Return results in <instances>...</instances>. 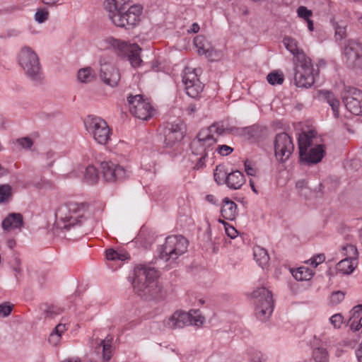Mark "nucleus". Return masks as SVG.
I'll return each mask as SVG.
<instances>
[{
  "label": "nucleus",
  "instance_id": "nucleus-1",
  "mask_svg": "<svg viewBox=\"0 0 362 362\" xmlns=\"http://www.w3.org/2000/svg\"><path fill=\"white\" fill-rule=\"evenodd\" d=\"M224 128L217 124L202 129L192 141L190 148L193 155L198 158L195 160L194 168L199 170L205 166V160L214 149L217 137L224 133Z\"/></svg>",
  "mask_w": 362,
  "mask_h": 362
},
{
  "label": "nucleus",
  "instance_id": "nucleus-2",
  "mask_svg": "<svg viewBox=\"0 0 362 362\" xmlns=\"http://www.w3.org/2000/svg\"><path fill=\"white\" fill-rule=\"evenodd\" d=\"M128 3L129 0H106L105 9L115 25L121 28L134 27L139 23L141 7L134 5L125 11Z\"/></svg>",
  "mask_w": 362,
  "mask_h": 362
},
{
  "label": "nucleus",
  "instance_id": "nucleus-3",
  "mask_svg": "<svg viewBox=\"0 0 362 362\" xmlns=\"http://www.w3.org/2000/svg\"><path fill=\"white\" fill-rule=\"evenodd\" d=\"M134 275L132 284L139 296L146 299L158 296L160 288L157 281L158 272L154 268L139 265L134 269Z\"/></svg>",
  "mask_w": 362,
  "mask_h": 362
},
{
  "label": "nucleus",
  "instance_id": "nucleus-4",
  "mask_svg": "<svg viewBox=\"0 0 362 362\" xmlns=\"http://www.w3.org/2000/svg\"><path fill=\"white\" fill-rule=\"evenodd\" d=\"M85 203L69 202L60 204L55 211V224L58 228L69 229L81 222L88 210Z\"/></svg>",
  "mask_w": 362,
  "mask_h": 362
},
{
  "label": "nucleus",
  "instance_id": "nucleus-5",
  "mask_svg": "<svg viewBox=\"0 0 362 362\" xmlns=\"http://www.w3.org/2000/svg\"><path fill=\"white\" fill-rule=\"evenodd\" d=\"M314 138L313 132H303L298 137L300 160L308 165L320 163L325 155V146L314 145Z\"/></svg>",
  "mask_w": 362,
  "mask_h": 362
},
{
  "label": "nucleus",
  "instance_id": "nucleus-6",
  "mask_svg": "<svg viewBox=\"0 0 362 362\" xmlns=\"http://www.w3.org/2000/svg\"><path fill=\"white\" fill-rule=\"evenodd\" d=\"M98 45L101 49H112L117 54L127 55L131 64L134 67L139 66L142 62L140 57L141 49L136 44H128L112 37H107L100 40Z\"/></svg>",
  "mask_w": 362,
  "mask_h": 362
},
{
  "label": "nucleus",
  "instance_id": "nucleus-7",
  "mask_svg": "<svg viewBox=\"0 0 362 362\" xmlns=\"http://www.w3.org/2000/svg\"><path fill=\"white\" fill-rule=\"evenodd\" d=\"M18 62L25 75L35 83H40L43 80V74L39 58L30 47H23L18 56Z\"/></svg>",
  "mask_w": 362,
  "mask_h": 362
},
{
  "label": "nucleus",
  "instance_id": "nucleus-8",
  "mask_svg": "<svg viewBox=\"0 0 362 362\" xmlns=\"http://www.w3.org/2000/svg\"><path fill=\"white\" fill-rule=\"evenodd\" d=\"M252 298L256 317L262 322H266L274 310L272 292L265 287L258 288L253 291Z\"/></svg>",
  "mask_w": 362,
  "mask_h": 362
},
{
  "label": "nucleus",
  "instance_id": "nucleus-9",
  "mask_svg": "<svg viewBox=\"0 0 362 362\" xmlns=\"http://www.w3.org/2000/svg\"><path fill=\"white\" fill-rule=\"evenodd\" d=\"M204 322V317L199 310H191L189 312L176 311L163 322V326L168 329H180L188 325L200 327Z\"/></svg>",
  "mask_w": 362,
  "mask_h": 362
},
{
  "label": "nucleus",
  "instance_id": "nucleus-10",
  "mask_svg": "<svg viewBox=\"0 0 362 362\" xmlns=\"http://www.w3.org/2000/svg\"><path fill=\"white\" fill-rule=\"evenodd\" d=\"M295 64L294 82L299 88H308L315 82L314 69L311 59L305 55H300Z\"/></svg>",
  "mask_w": 362,
  "mask_h": 362
},
{
  "label": "nucleus",
  "instance_id": "nucleus-11",
  "mask_svg": "<svg viewBox=\"0 0 362 362\" xmlns=\"http://www.w3.org/2000/svg\"><path fill=\"white\" fill-rule=\"evenodd\" d=\"M187 240L183 236H169L160 248L159 257L165 262H173L187 251Z\"/></svg>",
  "mask_w": 362,
  "mask_h": 362
},
{
  "label": "nucleus",
  "instance_id": "nucleus-12",
  "mask_svg": "<svg viewBox=\"0 0 362 362\" xmlns=\"http://www.w3.org/2000/svg\"><path fill=\"white\" fill-rule=\"evenodd\" d=\"M88 133L98 144H106L110 139V129L107 123L101 117L88 115L84 120Z\"/></svg>",
  "mask_w": 362,
  "mask_h": 362
},
{
  "label": "nucleus",
  "instance_id": "nucleus-13",
  "mask_svg": "<svg viewBox=\"0 0 362 362\" xmlns=\"http://www.w3.org/2000/svg\"><path fill=\"white\" fill-rule=\"evenodd\" d=\"M342 55L347 67H360L362 65V42L358 40H348L344 45Z\"/></svg>",
  "mask_w": 362,
  "mask_h": 362
},
{
  "label": "nucleus",
  "instance_id": "nucleus-14",
  "mask_svg": "<svg viewBox=\"0 0 362 362\" xmlns=\"http://www.w3.org/2000/svg\"><path fill=\"white\" fill-rule=\"evenodd\" d=\"M128 106L130 112L136 118L148 120L153 114V109L150 103L143 98L141 95L127 97Z\"/></svg>",
  "mask_w": 362,
  "mask_h": 362
},
{
  "label": "nucleus",
  "instance_id": "nucleus-15",
  "mask_svg": "<svg viewBox=\"0 0 362 362\" xmlns=\"http://www.w3.org/2000/svg\"><path fill=\"white\" fill-rule=\"evenodd\" d=\"M198 71L200 69L187 66L182 73V82L186 93L192 98H198L204 89L203 83L198 78Z\"/></svg>",
  "mask_w": 362,
  "mask_h": 362
},
{
  "label": "nucleus",
  "instance_id": "nucleus-16",
  "mask_svg": "<svg viewBox=\"0 0 362 362\" xmlns=\"http://www.w3.org/2000/svg\"><path fill=\"white\" fill-rule=\"evenodd\" d=\"M294 150V145L291 137L286 133H280L276 136L274 141L275 156L277 160L285 162Z\"/></svg>",
  "mask_w": 362,
  "mask_h": 362
},
{
  "label": "nucleus",
  "instance_id": "nucleus-17",
  "mask_svg": "<svg viewBox=\"0 0 362 362\" xmlns=\"http://www.w3.org/2000/svg\"><path fill=\"white\" fill-rule=\"evenodd\" d=\"M101 169L104 179L110 182L124 180L131 174L129 169L112 162L101 163Z\"/></svg>",
  "mask_w": 362,
  "mask_h": 362
},
{
  "label": "nucleus",
  "instance_id": "nucleus-18",
  "mask_svg": "<svg viewBox=\"0 0 362 362\" xmlns=\"http://www.w3.org/2000/svg\"><path fill=\"white\" fill-rule=\"evenodd\" d=\"M346 108L356 115H362V90L356 88H349L343 97Z\"/></svg>",
  "mask_w": 362,
  "mask_h": 362
},
{
  "label": "nucleus",
  "instance_id": "nucleus-19",
  "mask_svg": "<svg viewBox=\"0 0 362 362\" xmlns=\"http://www.w3.org/2000/svg\"><path fill=\"white\" fill-rule=\"evenodd\" d=\"M100 78L111 87L117 86L120 79L119 70L112 64L105 62L103 59H100Z\"/></svg>",
  "mask_w": 362,
  "mask_h": 362
},
{
  "label": "nucleus",
  "instance_id": "nucleus-20",
  "mask_svg": "<svg viewBox=\"0 0 362 362\" xmlns=\"http://www.w3.org/2000/svg\"><path fill=\"white\" fill-rule=\"evenodd\" d=\"M164 143L166 147H171L184 137V127L182 123L168 124L163 129Z\"/></svg>",
  "mask_w": 362,
  "mask_h": 362
},
{
  "label": "nucleus",
  "instance_id": "nucleus-21",
  "mask_svg": "<svg viewBox=\"0 0 362 362\" xmlns=\"http://www.w3.org/2000/svg\"><path fill=\"white\" fill-rule=\"evenodd\" d=\"M194 43L199 54H205L211 61L218 60L221 54L215 50L204 36L198 35L194 40Z\"/></svg>",
  "mask_w": 362,
  "mask_h": 362
},
{
  "label": "nucleus",
  "instance_id": "nucleus-22",
  "mask_svg": "<svg viewBox=\"0 0 362 362\" xmlns=\"http://www.w3.org/2000/svg\"><path fill=\"white\" fill-rule=\"evenodd\" d=\"M112 341L113 337L107 335L105 339L98 341V339H92L90 345L94 348L95 353H99L100 348H103V359L107 362L110 360L112 356Z\"/></svg>",
  "mask_w": 362,
  "mask_h": 362
},
{
  "label": "nucleus",
  "instance_id": "nucleus-23",
  "mask_svg": "<svg viewBox=\"0 0 362 362\" xmlns=\"http://www.w3.org/2000/svg\"><path fill=\"white\" fill-rule=\"evenodd\" d=\"M1 226L4 230H21L23 226V216L20 213H11L3 220Z\"/></svg>",
  "mask_w": 362,
  "mask_h": 362
},
{
  "label": "nucleus",
  "instance_id": "nucleus-24",
  "mask_svg": "<svg viewBox=\"0 0 362 362\" xmlns=\"http://www.w3.org/2000/svg\"><path fill=\"white\" fill-rule=\"evenodd\" d=\"M244 175L239 170H235L226 175V184L232 189H238L245 183Z\"/></svg>",
  "mask_w": 362,
  "mask_h": 362
},
{
  "label": "nucleus",
  "instance_id": "nucleus-25",
  "mask_svg": "<svg viewBox=\"0 0 362 362\" xmlns=\"http://www.w3.org/2000/svg\"><path fill=\"white\" fill-rule=\"evenodd\" d=\"M223 204L221 207V216L227 220L233 221L237 215V204L228 197L223 199Z\"/></svg>",
  "mask_w": 362,
  "mask_h": 362
},
{
  "label": "nucleus",
  "instance_id": "nucleus-26",
  "mask_svg": "<svg viewBox=\"0 0 362 362\" xmlns=\"http://www.w3.org/2000/svg\"><path fill=\"white\" fill-rule=\"evenodd\" d=\"M358 264L356 258H349L341 260L337 263L336 269L339 273L348 275L351 274Z\"/></svg>",
  "mask_w": 362,
  "mask_h": 362
},
{
  "label": "nucleus",
  "instance_id": "nucleus-27",
  "mask_svg": "<svg viewBox=\"0 0 362 362\" xmlns=\"http://www.w3.org/2000/svg\"><path fill=\"white\" fill-rule=\"evenodd\" d=\"M283 43L287 50H288L294 56V63L299 61L298 57L300 55H305L303 50L298 47V42L291 37H284Z\"/></svg>",
  "mask_w": 362,
  "mask_h": 362
},
{
  "label": "nucleus",
  "instance_id": "nucleus-28",
  "mask_svg": "<svg viewBox=\"0 0 362 362\" xmlns=\"http://www.w3.org/2000/svg\"><path fill=\"white\" fill-rule=\"evenodd\" d=\"M320 95L324 98L327 103L332 107L334 115L335 117H339V107L340 105V102L337 100L334 94L329 90H321Z\"/></svg>",
  "mask_w": 362,
  "mask_h": 362
},
{
  "label": "nucleus",
  "instance_id": "nucleus-29",
  "mask_svg": "<svg viewBox=\"0 0 362 362\" xmlns=\"http://www.w3.org/2000/svg\"><path fill=\"white\" fill-rule=\"evenodd\" d=\"M320 95L324 98L327 103L332 107L334 115L335 117H339V107L340 105V102L337 100L334 94L329 90H321Z\"/></svg>",
  "mask_w": 362,
  "mask_h": 362
},
{
  "label": "nucleus",
  "instance_id": "nucleus-30",
  "mask_svg": "<svg viewBox=\"0 0 362 362\" xmlns=\"http://www.w3.org/2000/svg\"><path fill=\"white\" fill-rule=\"evenodd\" d=\"M254 257L262 268L266 267L269 260L267 251L260 246L254 247Z\"/></svg>",
  "mask_w": 362,
  "mask_h": 362
},
{
  "label": "nucleus",
  "instance_id": "nucleus-31",
  "mask_svg": "<svg viewBox=\"0 0 362 362\" xmlns=\"http://www.w3.org/2000/svg\"><path fill=\"white\" fill-rule=\"evenodd\" d=\"M77 78L80 82L87 83L95 79V74L90 67H86L78 71Z\"/></svg>",
  "mask_w": 362,
  "mask_h": 362
},
{
  "label": "nucleus",
  "instance_id": "nucleus-32",
  "mask_svg": "<svg viewBox=\"0 0 362 362\" xmlns=\"http://www.w3.org/2000/svg\"><path fill=\"white\" fill-rule=\"evenodd\" d=\"M292 275L297 281L310 280L313 276V272L310 269L304 267L298 268L291 271Z\"/></svg>",
  "mask_w": 362,
  "mask_h": 362
},
{
  "label": "nucleus",
  "instance_id": "nucleus-33",
  "mask_svg": "<svg viewBox=\"0 0 362 362\" xmlns=\"http://www.w3.org/2000/svg\"><path fill=\"white\" fill-rule=\"evenodd\" d=\"M99 179L98 172L93 165H88L84 173V182L88 184H95Z\"/></svg>",
  "mask_w": 362,
  "mask_h": 362
},
{
  "label": "nucleus",
  "instance_id": "nucleus-34",
  "mask_svg": "<svg viewBox=\"0 0 362 362\" xmlns=\"http://www.w3.org/2000/svg\"><path fill=\"white\" fill-rule=\"evenodd\" d=\"M313 358L315 362H328L329 355L324 348H317L313 351Z\"/></svg>",
  "mask_w": 362,
  "mask_h": 362
},
{
  "label": "nucleus",
  "instance_id": "nucleus-35",
  "mask_svg": "<svg viewBox=\"0 0 362 362\" xmlns=\"http://www.w3.org/2000/svg\"><path fill=\"white\" fill-rule=\"evenodd\" d=\"M12 197V188L9 185H0V204L8 202Z\"/></svg>",
  "mask_w": 362,
  "mask_h": 362
},
{
  "label": "nucleus",
  "instance_id": "nucleus-36",
  "mask_svg": "<svg viewBox=\"0 0 362 362\" xmlns=\"http://www.w3.org/2000/svg\"><path fill=\"white\" fill-rule=\"evenodd\" d=\"M106 258L108 260L116 261L121 260L123 261L129 258V255L127 253H121L115 250L114 249H108L106 250Z\"/></svg>",
  "mask_w": 362,
  "mask_h": 362
},
{
  "label": "nucleus",
  "instance_id": "nucleus-37",
  "mask_svg": "<svg viewBox=\"0 0 362 362\" xmlns=\"http://www.w3.org/2000/svg\"><path fill=\"white\" fill-rule=\"evenodd\" d=\"M13 143L25 151L31 150L34 144L33 140L29 136L17 139Z\"/></svg>",
  "mask_w": 362,
  "mask_h": 362
},
{
  "label": "nucleus",
  "instance_id": "nucleus-38",
  "mask_svg": "<svg viewBox=\"0 0 362 362\" xmlns=\"http://www.w3.org/2000/svg\"><path fill=\"white\" fill-rule=\"evenodd\" d=\"M267 79L268 83L272 86L281 85L284 81V76L282 73L274 71L267 75Z\"/></svg>",
  "mask_w": 362,
  "mask_h": 362
},
{
  "label": "nucleus",
  "instance_id": "nucleus-39",
  "mask_svg": "<svg viewBox=\"0 0 362 362\" xmlns=\"http://www.w3.org/2000/svg\"><path fill=\"white\" fill-rule=\"evenodd\" d=\"M227 173L224 170L223 167L217 166L214 173V177L215 181L218 183V185H221L223 183H226Z\"/></svg>",
  "mask_w": 362,
  "mask_h": 362
},
{
  "label": "nucleus",
  "instance_id": "nucleus-40",
  "mask_svg": "<svg viewBox=\"0 0 362 362\" xmlns=\"http://www.w3.org/2000/svg\"><path fill=\"white\" fill-rule=\"evenodd\" d=\"M345 297V293L343 291H338L332 293L329 298V303L332 305H335L341 303Z\"/></svg>",
  "mask_w": 362,
  "mask_h": 362
},
{
  "label": "nucleus",
  "instance_id": "nucleus-41",
  "mask_svg": "<svg viewBox=\"0 0 362 362\" xmlns=\"http://www.w3.org/2000/svg\"><path fill=\"white\" fill-rule=\"evenodd\" d=\"M49 16V12L45 8H39L37 10L35 14V20L38 23H42L45 22Z\"/></svg>",
  "mask_w": 362,
  "mask_h": 362
},
{
  "label": "nucleus",
  "instance_id": "nucleus-42",
  "mask_svg": "<svg viewBox=\"0 0 362 362\" xmlns=\"http://www.w3.org/2000/svg\"><path fill=\"white\" fill-rule=\"evenodd\" d=\"M45 317H53L62 312V310L53 305H47L44 310Z\"/></svg>",
  "mask_w": 362,
  "mask_h": 362
},
{
  "label": "nucleus",
  "instance_id": "nucleus-43",
  "mask_svg": "<svg viewBox=\"0 0 362 362\" xmlns=\"http://www.w3.org/2000/svg\"><path fill=\"white\" fill-rule=\"evenodd\" d=\"M298 16L303 18L304 20H308L312 16L313 12L311 10L308 9L305 6H299L297 9Z\"/></svg>",
  "mask_w": 362,
  "mask_h": 362
},
{
  "label": "nucleus",
  "instance_id": "nucleus-44",
  "mask_svg": "<svg viewBox=\"0 0 362 362\" xmlns=\"http://www.w3.org/2000/svg\"><path fill=\"white\" fill-rule=\"evenodd\" d=\"M344 250L345 251V255L349 258H356L358 257V251L355 246L353 245H347L344 247Z\"/></svg>",
  "mask_w": 362,
  "mask_h": 362
},
{
  "label": "nucleus",
  "instance_id": "nucleus-45",
  "mask_svg": "<svg viewBox=\"0 0 362 362\" xmlns=\"http://www.w3.org/2000/svg\"><path fill=\"white\" fill-rule=\"evenodd\" d=\"M330 323L334 328H339L343 322V317L341 314H334L329 318Z\"/></svg>",
  "mask_w": 362,
  "mask_h": 362
},
{
  "label": "nucleus",
  "instance_id": "nucleus-46",
  "mask_svg": "<svg viewBox=\"0 0 362 362\" xmlns=\"http://www.w3.org/2000/svg\"><path fill=\"white\" fill-rule=\"evenodd\" d=\"M55 156H56V152L54 151L52 149H49V150L47 151L44 153L45 159L47 161H49V163L47 164L48 167H52V165H53V163L54 162Z\"/></svg>",
  "mask_w": 362,
  "mask_h": 362
},
{
  "label": "nucleus",
  "instance_id": "nucleus-47",
  "mask_svg": "<svg viewBox=\"0 0 362 362\" xmlns=\"http://www.w3.org/2000/svg\"><path fill=\"white\" fill-rule=\"evenodd\" d=\"M216 151L221 156H228L233 151V148L227 145H220Z\"/></svg>",
  "mask_w": 362,
  "mask_h": 362
},
{
  "label": "nucleus",
  "instance_id": "nucleus-48",
  "mask_svg": "<svg viewBox=\"0 0 362 362\" xmlns=\"http://www.w3.org/2000/svg\"><path fill=\"white\" fill-rule=\"evenodd\" d=\"M325 260V256L324 254H319L314 256L310 259V264L314 267H317L320 264L322 263Z\"/></svg>",
  "mask_w": 362,
  "mask_h": 362
},
{
  "label": "nucleus",
  "instance_id": "nucleus-49",
  "mask_svg": "<svg viewBox=\"0 0 362 362\" xmlns=\"http://www.w3.org/2000/svg\"><path fill=\"white\" fill-rule=\"evenodd\" d=\"M12 311V305L0 304V317H7Z\"/></svg>",
  "mask_w": 362,
  "mask_h": 362
},
{
  "label": "nucleus",
  "instance_id": "nucleus-50",
  "mask_svg": "<svg viewBox=\"0 0 362 362\" xmlns=\"http://www.w3.org/2000/svg\"><path fill=\"white\" fill-rule=\"evenodd\" d=\"M346 35V28L344 26H341L337 25L335 27V37L337 40H341L345 37Z\"/></svg>",
  "mask_w": 362,
  "mask_h": 362
},
{
  "label": "nucleus",
  "instance_id": "nucleus-51",
  "mask_svg": "<svg viewBox=\"0 0 362 362\" xmlns=\"http://www.w3.org/2000/svg\"><path fill=\"white\" fill-rule=\"evenodd\" d=\"M35 186L37 189H47L52 187V183L49 180H41L40 182H36Z\"/></svg>",
  "mask_w": 362,
  "mask_h": 362
},
{
  "label": "nucleus",
  "instance_id": "nucleus-52",
  "mask_svg": "<svg viewBox=\"0 0 362 362\" xmlns=\"http://www.w3.org/2000/svg\"><path fill=\"white\" fill-rule=\"evenodd\" d=\"M362 313V305H358L352 308L351 310V317L349 319L351 321L353 318H358L360 314Z\"/></svg>",
  "mask_w": 362,
  "mask_h": 362
},
{
  "label": "nucleus",
  "instance_id": "nucleus-53",
  "mask_svg": "<svg viewBox=\"0 0 362 362\" xmlns=\"http://www.w3.org/2000/svg\"><path fill=\"white\" fill-rule=\"evenodd\" d=\"M61 336L59 334H57L52 332L49 337V342L53 346H57L60 341Z\"/></svg>",
  "mask_w": 362,
  "mask_h": 362
},
{
  "label": "nucleus",
  "instance_id": "nucleus-54",
  "mask_svg": "<svg viewBox=\"0 0 362 362\" xmlns=\"http://www.w3.org/2000/svg\"><path fill=\"white\" fill-rule=\"evenodd\" d=\"M245 170L248 175L254 176L256 174V169L248 160L245 162Z\"/></svg>",
  "mask_w": 362,
  "mask_h": 362
},
{
  "label": "nucleus",
  "instance_id": "nucleus-55",
  "mask_svg": "<svg viewBox=\"0 0 362 362\" xmlns=\"http://www.w3.org/2000/svg\"><path fill=\"white\" fill-rule=\"evenodd\" d=\"M225 230L227 235L230 238H235L238 235L237 230L232 226H226Z\"/></svg>",
  "mask_w": 362,
  "mask_h": 362
},
{
  "label": "nucleus",
  "instance_id": "nucleus-56",
  "mask_svg": "<svg viewBox=\"0 0 362 362\" xmlns=\"http://www.w3.org/2000/svg\"><path fill=\"white\" fill-rule=\"evenodd\" d=\"M307 183L305 180H298L297 182H296V188L298 189L299 192L300 193L303 192V191L307 188V186H306Z\"/></svg>",
  "mask_w": 362,
  "mask_h": 362
},
{
  "label": "nucleus",
  "instance_id": "nucleus-57",
  "mask_svg": "<svg viewBox=\"0 0 362 362\" xmlns=\"http://www.w3.org/2000/svg\"><path fill=\"white\" fill-rule=\"evenodd\" d=\"M66 325L64 324H59L56 326L54 329L53 330L54 332L59 334L60 336L62 333H64L66 331Z\"/></svg>",
  "mask_w": 362,
  "mask_h": 362
},
{
  "label": "nucleus",
  "instance_id": "nucleus-58",
  "mask_svg": "<svg viewBox=\"0 0 362 362\" xmlns=\"http://www.w3.org/2000/svg\"><path fill=\"white\" fill-rule=\"evenodd\" d=\"M356 355L359 362H362V344L356 350Z\"/></svg>",
  "mask_w": 362,
  "mask_h": 362
},
{
  "label": "nucleus",
  "instance_id": "nucleus-59",
  "mask_svg": "<svg viewBox=\"0 0 362 362\" xmlns=\"http://www.w3.org/2000/svg\"><path fill=\"white\" fill-rule=\"evenodd\" d=\"M197 110V107L194 104H190L187 108V112L189 115H192Z\"/></svg>",
  "mask_w": 362,
  "mask_h": 362
},
{
  "label": "nucleus",
  "instance_id": "nucleus-60",
  "mask_svg": "<svg viewBox=\"0 0 362 362\" xmlns=\"http://www.w3.org/2000/svg\"><path fill=\"white\" fill-rule=\"evenodd\" d=\"M350 327L351 330L356 332L358 331L362 327H361V325H359V322L356 323L354 321H353L350 324Z\"/></svg>",
  "mask_w": 362,
  "mask_h": 362
},
{
  "label": "nucleus",
  "instance_id": "nucleus-61",
  "mask_svg": "<svg viewBox=\"0 0 362 362\" xmlns=\"http://www.w3.org/2000/svg\"><path fill=\"white\" fill-rule=\"evenodd\" d=\"M8 174V170L0 164V177L5 176Z\"/></svg>",
  "mask_w": 362,
  "mask_h": 362
},
{
  "label": "nucleus",
  "instance_id": "nucleus-62",
  "mask_svg": "<svg viewBox=\"0 0 362 362\" xmlns=\"http://www.w3.org/2000/svg\"><path fill=\"white\" fill-rule=\"evenodd\" d=\"M199 25L197 23H194L192 24L190 31L194 33H196L199 31Z\"/></svg>",
  "mask_w": 362,
  "mask_h": 362
},
{
  "label": "nucleus",
  "instance_id": "nucleus-63",
  "mask_svg": "<svg viewBox=\"0 0 362 362\" xmlns=\"http://www.w3.org/2000/svg\"><path fill=\"white\" fill-rule=\"evenodd\" d=\"M306 22L308 23V30L310 31H313V29H314L313 21L309 18L308 20L306 21Z\"/></svg>",
  "mask_w": 362,
  "mask_h": 362
},
{
  "label": "nucleus",
  "instance_id": "nucleus-64",
  "mask_svg": "<svg viewBox=\"0 0 362 362\" xmlns=\"http://www.w3.org/2000/svg\"><path fill=\"white\" fill-rule=\"evenodd\" d=\"M62 362H81V360L78 359V358H69V359H66Z\"/></svg>",
  "mask_w": 362,
  "mask_h": 362
}]
</instances>
